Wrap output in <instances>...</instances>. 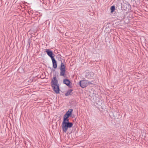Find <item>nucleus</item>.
<instances>
[{
	"instance_id": "9b49d317",
	"label": "nucleus",
	"mask_w": 148,
	"mask_h": 148,
	"mask_svg": "<svg viewBox=\"0 0 148 148\" xmlns=\"http://www.w3.org/2000/svg\"><path fill=\"white\" fill-rule=\"evenodd\" d=\"M70 123L69 122L68 118H63V120L62 123Z\"/></svg>"
},
{
	"instance_id": "1a4fd4ad",
	"label": "nucleus",
	"mask_w": 148,
	"mask_h": 148,
	"mask_svg": "<svg viewBox=\"0 0 148 148\" xmlns=\"http://www.w3.org/2000/svg\"><path fill=\"white\" fill-rule=\"evenodd\" d=\"M70 83L71 82L67 79H65L63 80V83L66 84L69 88H71L72 87V86L70 85Z\"/></svg>"
},
{
	"instance_id": "f03ea898",
	"label": "nucleus",
	"mask_w": 148,
	"mask_h": 148,
	"mask_svg": "<svg viewBox=\"0 0 148 148\" xmlns=\"http://www.w3.org/2000/svg\"><path fill=\"white\" fill-rule=\"evenodd\" d=\"M73 123H62V128L63 133H66L69 128L72 127Z\"/></svg>"
},
{
	"instance_id": "423d86ee",
	"label": "nucleus",
	"mask_w": 148,
	"mask_h": 148,
	"mask_svg": "<svg viewBox=\"0 0 148 148\" xmlns=\"http://www.w3.org/2000/svg\"><path fill=\"white\" fill-rule=\"evenodd\" d=\"M45 52L51 59L54 58L55 55L53 53L52 51L50 50L49 49H46Z\"/></svg>"
},
{
	"instance_id": "2eb2a0df",
	"label": "nucleus",
	"mask_w": 148,
	"mask_h": 148,
	"mask_svg": "<svg viewBox=\"0 0 148 148\" xmlns=\"http://www.w3.org/2000/svg\"><path fill=\"white\" fill-rule=\"evenodd\" d=\"M92 82H93V81H92L91 82L90 81H87V85L88 86V85H90V84H92L93 83H92Z\"/></svg>"
},
{
	"instance_id": "9d476101",
	"label": "nucleus",
	"mask_w": 148,
	"mask_h": 148,
	"mask_svg": "<svg viewBox=\"0 0 148 148\" xmlns=\"http://www.w3.org/2000/svg\"><path fill=\"white\" fill-rule=\"evenodd\" d=\"M52 62L53 67L54 69H56L57 67V61L55 58L51 59Z\"/></svg>"
},
{
	"instance_id": "6e6552de",
	"label": "nucleus",
	"mask_w": 148,
	"mask_h": 148,
	"mask_svg": "<svg viewBox=\"0 0 148 148\" xmlns=\"http://www.w3.org/2000/svg\"><path fill=\"white\" fill-rule=\"evenodd\" d=\"M73 111V109H70L64 115L63 118H69L71 115L72 112Z\"/></svg>"
},
{
	"instance_id": "39448f33",
	"label": "nucleus",
	"mask_w": 148,
	"mask_h": 148,
	"mask_svg": "<svg viewBox=\"0 0 148 148\" xmlns=\"http://www.w3.org/2000/svg\"><path fill=\"white\" fill-rule=\"evenodd\" d=\"M87 80H82L79 82V84L82 88H84L88 86Z\"/></svg>"
},
{
	"instance_id": "f8f14e48",
	"label": "nucleus",
	"mask_w": 148,
	"mask_h": 148,
	"mask_svg": "<svg viewBox=\"0 0 148 148\" xmlns=\"http://www.w3.org/2000/svg\"><path fill=\"white\" fill-rule=\"evenodd\" d=\"M73 91L72 89L69 90L66 92L65 94V95L66 96H68L71 95V92Z\"/></svg>"
},
{
	"instance_id": "f257e3e1",
	"label": "nucleus",
	"mask_w": 148,
	"mask_h": 148,
	"mask_svg": "<svg viewBox=\"0 0 148 148\" xmlns=\"http://www.w3.org/2000/svg\"><path fill=\"white\" fill-rule=\"evenodd\" d=\"M51 85L53 88V90L56 94L59 93V86L58 84V81L57 78L55 75L52 78L51 82Z\"/></svg>"
},
{
	"instance_id": "7ed1b4c3",
	"label": "nucleus",
	"mask_w": 148,
	"mask_h": 148,
	"mask_svg": "<svg viewBox=\"0 0 148 148\" xmlns=\"http://www.w3.org/2000/svg\"><path fill=\"white\" fill-rule=\"evenodd\" d=\"M63 59L61 57H60L59 60L61 62L60 66V75L61 76H64L65 73V66L62 62V60Z\"/></svg>"
},
{
	"instance_id": "dca6fc26",
	"label": "nucleus",
	"mask_w": 148,
	"mask_h": 148,
	"mask_svg": "<svg viewBox=\"0 0 148 148\" xmlns=\"http://www.w3.org/2000/svg\"><path fill=\"white\" fill-rule=\"evenodd\" d=\"M31 42L30 41V39H29V40H28V44L29 45V47L30 46V44L31 43Z\"/></svg>"
},
{
	"instance_id": "ddd939ff",
	"label": "nucleus",
	"mask_w": 148,
	"mask_h": 148,
	"mask_svg": "<svg viewBox=\"0 0 148 148\" xmlns=\"http://www.w3.org/2000/svg\"><path fill=\"white\" fill-rule=\"evenodd\" d=\"M111 12L112 13L115 10V6L114 5H113L110 7Z\"/></svg>"
},
{
	"instance_id": "0eeeda50",
	"label": "nucleus",
	"mask_w": 148,
	"mask_h": 148,
	"mask_svg": "<svg viewBox=\"0 0 148 148\" xmlns=\"http://www.w3.org/2000/svg\"><path fill=\"white\" fill-rule=\"evenodd\" d=\"M94 75V73L92 72H87L86 73L85 77L88 79H91Z\"/></svg>"
},
{
	"instance_id": "20e7f679",
	"label": "nucleus",
	"mask_w": 148,
	"mask_h": 148,
	"mask_svg": "<svg viewBox=\"0 0 148 148\" xmlns=\"http://www.w3.org/2000/svg\"><path fill=\"white\" fill-rule=\"evenodd\" d=\"M121 6L122 10L126 11L127 10H129L131 7V6L129 4L125 3H121Z\"/></svg>"
},
{
	"instance_id": "4468645a",
	"label": "nucleus",
	"mask_w": 148,
	"mask_h": 148,
	"mask_svg": "<svg viewBox=\"0 0 148 148\" xmlns=\"http://www.w3.org/2000/svg\"><path fill=\"white\" fill-rule=\"evenodd\" d=\"M96 102L97 103V104L100 105L102 104V101L101 100H98V103L97 102V101H96Z\"/></svg>"
}]
</instances>
